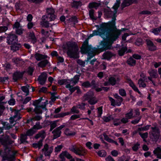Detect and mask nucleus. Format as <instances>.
<instances>
[{"label":"nucleus","instance_id":"obj_1","mask_svg":"<svg viewBox=\"0 0 161 161\" xmlns=\"http://www.w3.org/2000/svg\"><path fill=\"white\" fill-rule=\"evenodd\" d=\"M115 18L114 17L111 21L100 24L97 30L93 31L88 37L89 39L94 36L99 35L104 38L108 30H111L108 37L104 41H101L99 45L98 48L101 52L111 49L112 43L118 38L121 31L125 30V28L117 29L115 26Z\"/></svg>","mask_w":161,"mask_h":161},{"label":"nucleus","instance_id":"obj_2","mask_svg":"<svg viewBox=\"0 0 161 161\" xmlns=\"http://www.w3.org/2000/svg\"><path fill=\"white\" fill-rule=\"evenodd\" d=\"M47 16H43L42 17V25L45 27H48L50 26V24L48 22L53 20L55 18V16L54 14V11L52 8L47 9Z\"/></svg>","mask_w":161,"mask_h":161},{"label":"nucleus","instance_id":"obj_3","mask_svg":"<svg viewBox=\"0 0 161 161\" xmlns=\"http://www.w3.org/2000/svg\"><path fill=\"white\" fill-rule=\"evenodd\" d=\"M16 152L13 153L8 147L0 151V155L3 158L2 161H14V155Z\"/></svg>","mask_w":161,"mask_h":161},{"label":"nucleus","instance_id":"obj_4","mask_svg":"<svg viewBox=\"0 0 161 161\" xmlns=\"http://www.w3.org/2000/svg\"><path fill=\"white\" fill-rule=\"evenodd\" d=\"M78 48L72 43L68 45V55L71 58H76L79 57Z\"/></svg>","mask_w":161,"mask_h":161},{"label":"nucleus","instance_id":"obj_5","mask_svg":"<svg viewBox=\"0 0 161 161\" xmlns=\"http://www.w3.org/2000/svg\"><path fill=\"white\" fill-rule=\"evenodd\" d=\"M47 103L44 102L43 104L41 105L40 103V101L39 100H35L33 103V105L35 107L34 111L36 113L41 114L42 113V109L43 110H47V109L45 107Z\"/></svg>","mask_w":161,"mask_h":161},{"label":"nucleus","instance_id":"obj_6","mask_svg":"<svg viewBox=\"0 0 161 161\" xmlns=\"http://www.w3.org/2000/svg\"><path fill=\"white\" fill-rule=\"evenodd\" d=\"M84 101L88 100V102L91 105H94L97 102V100L94 97L93 93L92 91H89L85 94L83 97Z\"/></svg>","mask_w":161,"mask_h":161},{"label":"nucleus","instance_id":"obj_7","mask_svg":"<svg viewBox=\"0 0 161 161\" xmlns=\"http://www.w3.org/2000/svg\"><path fill=\"white\" fill-rule=\"evenodd\" d=\"M94 50V49L92 48L91 46H88V42L86 41L83 43L81 48V52L82 53H88V56L89 57L90 56V52H92Z\"/></svg>","mask_w":161,"mask_h":161},{"label":"nucleus","instance_id":"obj_8","mask_svg":"<svg viewBox=\"0 0 161 161\" xmlns=\"http://www.w3.org/2000/svg\"><path fill=\"white\" fill-rule=\"evenodd\" d=\"M12 113L14 114V115L13 117H11L9 119V121L11 124V125H9L8 126L6 127L7 129H9L12 127L15 124L16 121L19 120L21 117H20L19 112L16 110H14L12 111Z\"/></svg>","mask_w":161,"mask_h":161},{"label":"nucleus","instance_id":"obj_9","mask_svg":"<svg viewBox=\"0 0 161 161\" xmlns=\"http://www.w3.org/2000/svg\"><path fill=\"white\" fill-rule=\"evenodd\" d=\"M114 97L115 98L117 99V102H115L114 100L112 97H109V100L111 102V105L113 106H114L115 105H117L118 106H120L123 101L122 98L117 94L114 95Z\"/></svg>","mask_w":161,"mask_h":161},{"label":"nucleus","instance_id":"obj_10","mask_svg":"<svg viewBox=\"0 0 161 161\" xmlns=\"http://www.w3.org/2000/svg\"><path fill=\"white\" fill-rule=\"evenodd\" d=\"M65 126L64 124H63L58 127L55 129L53 132V138L56 139L60 136L61 131V130L64 128Z\"/></svg>","mask_w":161,"mask_h":161},{"label":"nucleus","instance_id":"obj_11","mask_svg":"<svg viewBox=\"0 0 161 161\" xmlns=\"http://www.w3.org/2000/svg\"><path fill=\"white\" fill-rule=\"evenodd\" d=\"M18 41L17 37L14 34H10L7 37V42L9 44H13L17 43Z\"/></svg>","mask_w":161,"mask_h":161},{"label":"nucleus","instance_id":"obj_12","mask_svg":"<svg viewBox=\"0 0 161 161\" xmlns=\"http://www.w3.org/2000/svg\"><path fill=\"white\" fill-rule=\"evenodd\" d=\"M148 50L151 51H154L157 50L156 46L154 45L153 42L149 40H146Z\"/></svg>","mask_w":161,"mask_h":161},{"label":"nucleus","instance_id":"obj_13","mask_svg":"<svg viewBox=\"0 0 161 161\" xmlns=\"http://www.w3.org/2000/svg\"><path fill=\"white\" fill-rule=\"evenodd\" d=\"M47 77V74L45 72L41 73L38 79L40 84L42 85H43L46 80Z\"/></svg>","mask_w":161,"mask_h":161},{"label":"nucleus","instance_id":"obj_14","mask_svg":"<svg viewBox=\"0 0 161 161\" xmlns=\"http://www.w3.org/2000/svg\"><path fill=\"white\" fill-rule=\"evenodd\" d=\"M152 130L150 133L151 135L153 136L155 139H158L159 135V132L158 129L156 127L152 128Z\"/></svg>","mask_w":161,"mask_h":161},{"label":"nucleus","instance_id":"obj_15","mask_svg":"<svg viewBox=\"0 0 161 161\" xmlns=\"http://www.w3.org/2000/svg\"><path fill=\"white\" fill-rule=\"evenodd\" d=\"M59 157L62 161H64L65 157L68 159H70L72 157L67 152L65 151L62 152L60 154Z\"/></svg>","mask_w":161,"mask_h":161},{"label":"nucleus","instance_id":"obj_16","mask_svg":"<svg viewBox=\"0 0 161 161\" xmlns=\"http://www.w3.org/2000/svg\"><path fill=\"white\" fill-rule=\"evenodd\" d=\"M52 147L49 148L47 144L44 145V148L42 149V150L44 152V154L46 156H48L53 151Z\"/></svg>","mask_w":161,"mask_h":161},{"label":"nucleus","instance_id":"obj_17","mask_svg":"<svg viewBox=\"0 0 161 161\" xmlns=\"http://www.w3.org/2000/svg\"><path fill=\"white\" fill-rule=\"evenodd\" d=\"M66 87L68 88L71 93L74 92L75 90H77V92L78 93H79L80 92V91L78 86H76L75 87H73L70 86V84H67L66 86Z\"/></svg>","mask_w":161,"mask_h":161},{"label":"nucleus","instance_id":"obj_18","mask_svg":"<svg viewBox=\"0 0 161 161\" xmlns=\"http://www.w3.org/2000/svg\"><path fill=\"white\" fill-rule=\"evenodd\" d=\"M35 58L37 60L39 61L47 58V56L39 53H36L35 54Z\"/></svg>","mask_w":161,"mask_h":161},{"label":"nucleus","instance_id":"obj_19","mask_svg":"<svg viewBox=\"0 0 161 161\" xmlns=\"http://www.w3.org/2000/svg\"><path fill=\"white\" fill-rule=\"evenodd\" d=\"M138 0H124L122 3L124 7L128 6L133 3H136Z\"/></svg>","mask_w":161,"mask_h":161},{"label":"nucleus","instance_id":"obj_20","mask_svg":"<svg viewBox=\"0 0 161 161\" xmlns=\"http://www.w3.org/2000/svg\"><path fill=\"white\" fill-rule=\"evenodd\" d=\"M86 153L85 150L82 147L76 148L75 153L80 156L84 155Z\"/></svg>","mask_w":161,"mask_h":161},{"label":"nucleus","instance_id":"obj_21","mask_svg":"<svg viewBox=\"0 0 161 161\" xmlns=\"http://www.w3.org/2000/svg\"><path fill=\"white\" fill-rule=\"evenodd\" d=\"M23 73L19 72H15L13 75V79L15 81H16L19 79L21 78L23 76Z\"/></svg>","mask_w":161,"mask_h":161},{"label":"nucleus","instance_id":"obj_22","mask_svg":"<svg viewBox=\"0 0 161 161\" xmlns=\"http://www.w3.org/2000/svg\"><path fill=\"white\" fill-rule=\"evenodd\" d=\"M153 153L158 158H161V148L158 147L155 149L153 151Z\"/></svg>","mask_w":161,"mask_h":161},{"label":"nucleus","instance_id":"obj_23","mask_svg":"<svg viewBox=\"0 0 161 161\" xmlns=\"http://www.w3.org/2000/svg\"><path fill=\"white\" fill-rule=\"evenodd\" d=\"M119 80V79L117 76H114L110 78L109 81L111 84L114 85L116 84V81Z\"/></svg>","mask_w":161,"mask_h":161},{"label":"nucleus","instance_id":"obj_24","mask_svg":"<svg viewBox=\"0 0 161 161\" xmlns=\"http://www.w3.org/2000/svg\"><path fill=\"white\" fill-rule=\"evenodd\" d=\"M48 63V62L47 60L45 59L38 63L37 64V65L39 67L43 68L45 67L46 65Z\"/></svg>","mask_w":161,"mask_h":161},{"label":"nucleus","instance_id":"obj_25","mask_svg":"<svg viewBox=\"0 0 161 161\" xmlns=\"http://www.w3.org/2000/svg\"><path fill=\"white\" fill-rule=\"evenodd\" d=\"M79 77L80 76L79 75H75L73 78L71 79V80H70V83L69 84L73 83L74 85H75L79 81Z\"/></svg>","mask_w":161,"mask_h":161},{"label":"nucleus","instance_id":"obj_26","mask_svg":"<svg viewBox=\"0 0 161 161\" xmlns=\"http://www.w3.org/2000/svg\"><path fill=\"white\" fill-rule=\"evenodd\" d=\"M150 76L153 78H156L158 76V74L156 70L151 69L148 71Z\"/></svg>","mask_w":161,"mask_h":161},{"label":"nucleus","instance_id":"obj_27","mask_svg":"<svg viewBox=\"0 0 161 161\" xmlns=\"http://www.w3.org/2000/svg\"><path fill=\"white\" fill-rule=\"evenodd\" d=\"M12 45L11 46V49L14 52L18 50L19 48L20 47V45L17 43Z\"/></svg>","mask_w":161,"mask_h":161},{"label":"nucleus","instance_id":"obj_28","mask_svg":"<svg viewBox=\"0 0 161 161\" xmlns=\"http://www.w3.org/2000/svg\"><path fill=\"white\" fill-rule=\"evenodd\" d=\"M64 133L66 135L68 136H73L75 135L76 134L75 132L71 131L68 128L65 130Z\"/></svg>","mask_w":161,"mask_h":161},{"label":"nucleus","instance_id":"obj_29","mask_svg":"<svg viewBox=\"0 0 161 161\" xmlns=\"http://www.w3.org/2000/svg\"><path fill=\"white\" fill-rule=\"evenodd\" d=\"M113 56V54L109 52L104 53L103 55V56L104 58L108 60L109 59Z\"/></svg>","mask_w":161,"mask_h":161},{"label":"nucleus","instance_id":"obj_30","mask_svg":"<svg viewBox=\"0 0 161 161\" xmlns=\"http://www.w3.org/2000/svg\"><path fill=\"white\" fill-rule=\"evenodd\" d=\"M58 83L60 85H62L63 84H70V80H67L66 79H62L59 80L58 81Z\"/></svg>","mask_w":161,"mask_h":161},{"label":"nucleus","instance_id":"obj_31","mask_svg":"<svg viewBox=\"0 0 161 161\" xmlns=\"http://www.w3.org/2000/svg\"><path fill=\"white\" fill-rule=\"evenodd\" d=\"M12 61L14 63L20 65L23 63V61L17 58H14L12 59Z\"/></svg>","mask_w":161,"mask_h":161},{"label":"nucleus","instance_id":"obj_32","mask_svg":"<svg viewBox=\"0 0 161 161\" xmlns=\"http://www.w3.org/2000/svg\"><path fill=\"white\" fill-rule=\"evenodd\" d=\"M100 4L99 3H92L89 4V6L90 8H95L97 9L100 6Z\"/></svg>","mask_w":161,"mask_h":161},{"label":"nucleus","instance_id":"obj_33","mask_svg":"<svg viewBox=\"0 0 161 161\" xmlns=\"http://www.w3.org/2000/svg\"><path fill=\"white\" fill-rule=\"evenodd\" d=\"M29 86L26 85L25 86H23L21 87V89L22 91L26 93L25 96H27L29 95Z\"/></svg>","mask_w":161,"mask_h":161},{"label":"nucleus","instance_id":"obj_34","mask_svg":"<svg viewBox=\"0 0 161 161\" xmlns=\"http://www.w3.org/2000/svg\"><path fill=\"white\" fill-rule=\"evenodd\" d=\"M133 110L131 109L130 110V112L125 114V117L128 119H131L133 117Z\"/></svg>","mask_w":161,"mask_h":161},{"label":"nucleus","instance_id":"obj_35","mask_svg":"<svg viewBox=\"0 0 161 161\" xmlns=\"http://www.w3.org/2000/svg\"><path fill=\"white\" fill-rule=\"evenodd\" d=\"M29 38L31 40V42L33 43H35L36 41V39L35 36L33 32L30 33L29 35Z\"/></svg>","mask_w":161,"mask_h":161},{"label":"nucleus","instance_id":"obj_36","mask_svg":"<svg viewBox=\"0 0 161 161\" xmlns=\"http://www.w3.org/2000/svg\"><path fill=\"white\" fill-rule=\"evenodd\" d=\"M129 84L130 86L133 88V89L135 91L138 92L140 94V92L137 88V87L134 85L133 82L131 81H129Z\"/></svg>","mask_w":161,"mask_h":161},{"label":"nucleus","instance_id":"obj_37","mask_svg":"<svg viewBox=\"0 0 161 161\" xmlns=\"http://www.w3.org/2000/svg\"><path fill=\"white\" fill-rule=\"evenodd\" d=\"M150 32L153 33L154 34L156 35H158L159 33H161V30L160 29V28L159 29L157 28L156 29H152L150 31Z\"/></svg>","mask_w":161,"mask_h":161},{"label":"nucleus","instance_id":"obj_38","mask_svg":"<svg viewBox=\"0 0 161 161\" xmlns=\"http://www.w3.org/2000/svg\"><path fill=\"white\" fill-rule=\"evenodd\" d=\"M127 63L130 65H134L136 64V61L132 58H130L127 60Z\"/></svg>","mask_w":161,"mask_h":161},{"label":"nucleus","instance_id":"obj_39","mask_svg":"<svg viewBox=\"0 0 161 161\" xmlns=\"http://www.w3.org/2000/svg\"><path fill=\"white\" fill-rule=\"evenodd\" d=\"M70 114V113L69 112H67L65 113H60L59 114H58L55 117L56 118H60L63 117L66 115H69Z\"/></svg>","mask_w":161,"mask_h":161},{"label":"nucleus","instance_id":"obj_40","mask_svg":"<svg viewBox=\"0 0 161 161\" xmlns=\"http://www.w3.org/2000/svg\"><path fill=\"white\" fill-rule=\"evenodd\" d=\"M45 132L44 131H42L39 133L36 136V138H38L40 137H41L42 138H45Z\"/></svg>","mask_w":161,"mask_h":161},{"label":"nucleus","instance_id":"obj_41","mask_svg":"<svg viewBox=\"0 0 161 161\" xmlns=\"http://www.w3.org/2000/svg\"><path fill=\"white\" fill-rule=\"evenodd\" d=\"M127 48L126 47H123L119 51V54L120 56L124 55L125 52L127 50Z\"/></svg>","mask_w":161,"mask_h":161},{"label":"nucleus","instance_id":"obj_42","mask_svg":"<svg viewBox=\"0 0 161 161\" xmlns=\"http://www.w3.org/2000/svg\"><path fill=\"white\" fill-rule=\"evenodd\" d=\"M112 119L113 118L111 115L105 116L103 118V120L106 122H108Z\"/></svg>","mask_w":161,"mask_h":161},{"label":"nucleus","instance_id":"obj_43","mask_svg":"<svg viewBox=\"0 0 161 161\" xmlns=\"http://www.w3.org/2000/svg\"><path fill=\"white\" fill-rule=\"evenodd\" d=\"M33 147L35 148H40L42 146V141L41 140L38 143L33 144Z\"/></svg>","mask_w":161,"mask_h":161},{"label":"nucleus","instance_id":"obj_44","mask_svg":"<svg viewBox=\"0 0 161 161\" xmlns=\"http://www.w3.org/2000/svg\"><path fill=\"white\" fill-rule=\"evenodd\" d=\"M90 18L92 20H96V18L94 16V11L92 9L90 10L89 11Z\"/></svg>","mask_w":161,"mask_h":161},{"label":"nucleus","instance_id":"obj_45","mask_svg":"<svg viewBox=\"0 0 161 161\" xmlns=\"http://www.w3.org/2000/svg\"><path fill=\"white\" fill-rule=\"evenodd\" d=\"M98 154L100 157H104L106 156V153L104 150H102L98 152Z\"/></svg>","mask_w":161,"mask_h":161},{"label":"nucleus","instance_id":"obj_46","mask_svg":"<svg viewBox=\"0 0 161 161\" xmlns=\"http://www.w3.org/2000/svg\"><path fill=\"white\" fill-rule=\"evenodd\" d=\"M120 2L119 0H117L116 2L115 3L114 5L113 6V8L116 11L119 7Z\"/></svg>","mask_w":161,"mask_h":161},{"label":"nucleus","instance_id":"obj_47","mask_svg":"<svg viewBox=\"0 0 161 161\" xmlns=\"http://www.w3.org/2000/svg\"><path fill=\"white\" fill-rule=\"evenodd\" d=\"M24 31V30L22 28V27L15 30L16 33L19 35L22 34Z\"/></svg>","mask_w":161,"mask_h":161},{"label":"nucleus","instance_id":"obj_48","mask_svg":"<svg viewBox=\"0 0 161 161\" xmlns=\"http://www.w3.org/2000/svg\"><path fill=\"white\" fill-rule=\"evenodd\" d=\"M35 131L33 128L28 130L26 133V135L27 136H30L33 135L35 132Z\"/></svg>","mask_w":161,"mask_h":161},{"label":"nucleus","instance_id":"obj_49","mask_svg":"<svg viewBox=\"0 0 161 161\" xmlns=\"http://www.w3.org/2000/svg\"><path fill=\"white\" fill-rule=\"evenodd\" d=\"M85 104L84 103H81L80 104L77 105V107L78 108L80 109L81 110H84L85 109Z\"/></svg>","mask_w":161,"mask_h":161},{"label":"nucleus","instance_id":"obj_50","mask_svg":"<svg viewBox=\"0 0 161 161\" xmlns=\"http://www.w3.org/2000/svg\"><path fill=\"white\" fill-rule=\"evenodd\" d=\"M56 94V92H55L51 93V101L53 102H54L56 99L57 97L55 96Z\"/></svg>","mask_w":161,"mask_h":161},{"label":"nucleus","instance_id":"obj_51","mask_svg":"<svg viewBox=\"0 0 161 161\" xmlns=\"http://www.w3.org/2000/svg\"><path fill=\"white\" fill-rule=\"evenodd\" d=\"M138 84L139 85V87H145L146 86V85L144 82L142 80H139L138 81Z\"/></svg>","mask_w":161,"mask_h":161},{"label":"nucleus","instance_id":"obj_52","mask_svg":"<svg viewBox=\"0 0 161 161\" xmlns=\"http://www.w3.org/2000/svg\"><path fill=\"white\" fill-rule=\"evenodd\" d=\"M21 27V26L20 25L19 23L17 21L15 22L13 25V29L15 30Z\"/></svg>","mask_w":161,"mask_h":161},{"label":"nucleus","instance_id":"obj_53","mask_svg":"<svg viewBox=\"0 0 161 161\" xmlns=\"http://www.w3.org/2000/svg\"><path fill=\"white\" fill-rule=\"evenodd\" d=\"M27 135H22L21 136L20 140L22 143L25 142H26V139H27Z\"/></svg>","mask_w":161,"mask_h":161},{"label":"nucleus","instance_id":"obj_54","mask_svg":"<svg viewBox=\"0 0 161 161\" xmlns=\"http://www.w3.org/2000/svg\"><path fill=\"white\" fill-rule=\"evenodd\" d=\"M81 115V114L79 115L75 114L72 115L71 116L70 118V119L72 120H75L77 118H80Z\"/></svg>","mask_w":161,"mask_h":161},{"label":"nucleus","instance_id":"obj_55","mask_svg":"<svg viewBox=\"0 0 161 161\" xmlns=\"http://www.w3.org/2000/svg\"><path fill=\"white\" fill-rule=\"evenodd\" d=\"M69 20L70 22H73L74 24L77 22V18L75 17H72L69 19Z\"/></svg>","mask_w":161,"mask_h":161},{"label":"nucleus","instance_id":"obj_56","mask_svg":"<svg viewBox=\"0 0 161 161\" xmlns=\"http://www.w3.org/2000/svg\"><path fill=\"white\" fill-rule=\"evenodd\" d=\"M41 128L42 126L40 125L39 123V122H37L33 127V128L35 130L40 129Z\"/></svg>","mask_w":161,"mask_h":161},{"label":"nucleus","instance_id":"obj_57","mask_svg":"<svg viewBox=\"0 0 161 161\" xmlns=\"http://www.w3.org/2000/svg\"><path fill=\"white\" fill-rule=\"evenodd\" d=\"M77 108H78L77 107V106L73 107L71 109V112L73 113H78L79 112V111L77 109Z\"/></svg>","mask_w":161,"mask_h":161},{"label":"nucleus","instance_id":"obj_58","mask_svg":"<svg viewBox=\"0 0 161 161\" xmlns=\"http://www.w3.org/2000/svg\"><path fill=\"white\" fill-rule=\"evenodd\" d=\"M31 99V97H27L24 100H22V103L24 104H26Z\"/></svg>","mask_w":161,"mask_h":161},{"label":"nucleus","instance_id":"obj_59","mask_svg":"<svg viewBox=\"0 0 161 161\" xmlns=\"http://www.w3.org/2000/svg\"><path fill=\"white\" fill-rule=\"evenodd\" d=\"M121 121L118 119H115L114 121V124L115 126H117L121 123Z\"/></svg>","mask_w":161,"mask_h":161},{"label":"nucleus","instance_id":"obj_60","mask_svg":"<svg viewBox=\"0 0 161 161\" xmlns=\"http://www.w3.org/2000/svg\"><path fill=\"white\" fill-rule=\"evenodd\" d=\"M103 136L105 140L107 141V142L111 143L113 141V140L109 138L105 134H103Z\"/></svg>","mask_w":161,"mask_h":161},{"label":"nucleus","instance_id":"obj_61","mask_svg":"<svg viewBox=\"0 0 161 161\" xmlns=\"http://www.w3.org/2000/svg\"><path fill=\"white\" fill-rule=\"evenodd\" d=\"M82 85V86L85 87H88L91 86V84L88 81H86L83 83Z\"/></svg>","mask_w":161,"mask_h":161},{"label":"nucleus","instance_id":"obj_62","mask_svg":"<svg viewBox=\"0 0 161 161\" xmlns=\"http://www.w3.org/2000/svg\"><path fill=\"white\" fill-rule=\"evenodd\" d=\"M63 147L62 145H60L56 147L55 148V151L56 152H58L61 151V149Z\"/></svg>","mask_w":161,"mask_h":161},{"label":"nucleus","instance_id":"obj_63","mask_svg":"<svg viewBox=\"0 0 161 161\" xmlns=\"http://www.w3.org/2000/svg\"><path fill=\"white\" fill-rule=\"evenodd\" d=\"M8 102L10 105H14L15 104V100L14 99L12 98L8 101Z\"/></svg>","mask_w":161,"mask_h":161},{"label":"nucleus","instance_id":"obj_64","mask_svg":"<svg viewBox=\"0 0 161 161\" xmlns=\"http://www.w3.org/2000/svg\"><path fill=\"white\" fill-rule=\"evenodd\" d=\"M139 146V144L138 143L135 144L132 147L133 150L134 151H136L138 149Z\"/></svg>","mask_w":161,"mask_h":161}]
</instances>
